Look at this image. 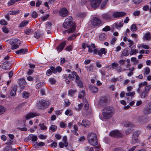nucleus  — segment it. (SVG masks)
<instances>
[{
	"label": "nucleus",
	"mask_w": 151,
	"mask_h": 151,
	"mask_svg": "<svg viewBox=\"0 0 151 151\" xmlns=\"http://www.w3.org/2000/svg\"><path fill=\"white\" fill-rule=\"evenodd\" d=\"M126 61L124 59L120 60L119 61V64L120 65L122 66L124 65Z\"/></svg>",
	"instance_id": "13d9d810"
},
{
	"label": "nucleus",
	"mask_w": 151,
	"mask_h": 151,
	"mask_svg": "<svg viewBox=\"0 0 151 151\" xmlns=\"http://www.w3.org/2000/svg\"><path fill=\"white\" fill-rule=\"evenodd\" d=\"M86 138L84 136H82L79 139V141L80 142H83L85 140Z\"/></svg>",
	"instance_id": "69168bd1"
},
{
	"label": "nucleus",
	"mask_w": 151,
	"mask_h": 151,
	"mask_svg": "<svg viewBox=\"0 0 151 151\" xmlns=\"http://www.w3.org/2000/svg\"><path fill=\"white\" fill-rule=\"evenodd\" d=\"M41 36V35L38 32H35L34 35L35 37L37 39L39 38Z\"/></svg>",
	"instance_id": "a19ab883"
},
{
	"label": "nucleus",
	"mask_w": 151,
	"mask_h": 151,
	"mask_svg": "<svg viewBox=\"0 0 151 151\" xmlns=\"http://www.w3.org/2000/svg\"><path fill=\"white\" fill-rule=\"evenodd\" d=\"M85 90H82L81 91L79 92L78 95V98L79 99H81L83 98L85 94Z\"/></svg>",
	"instance_id": "e433bc0d"
},
{
	"label": "nucleus",
	"mask_w": 151,
	"mask_h": 151,
	"mask_svg": "<svg viewBox=\"0 0 151 151\" xmlns=\"http://www.w3.org/2000/svg\"><path fill=\"white\" fill-rule=\"evenodd\" d=\"M108 0H105V1H104L101 4V7L102 9H103L104 8V7L106 4V2H107Z\"/></svg>",
	"instance_id": "680f3d73"
},
{
	"label": "nucleus",
	"mask_w": 151,
	"mask_h": 151,
	"mask_svg": "<svg viewBox=\"0 0 151 151\" xmlns=\"http://www.w3.org/2000/svg\"><path fill=\"white\" fill-rule=\"evenodd\" d=\"M59 146L60 148H62L64 147H66L68 145V143L67 142H60L59 143Z\"/></svg>",
	"instance_id": "a878e982"
},
{
	"label": "nucleus",
	"mask_w": 151,
	"mask_h": 151,
	"mask_svg": "<svg viewBox=\"0 0 151 151\" xmlns=\"http://www.w3.org/2000/svg\"><path fill=\"white\" fill-rule=\"evenodd\" d=\"M123 24L122 22H121L119 23L118 22H116L115 23V27L117 29H118L119 27H122Z\"/></svg>",
	"instance_id": "473e14b6"
},
{
	"label": "nucleus",
	"mask_w": 151,
	"mask_h": 151,
	"mask_svg": "<svg viewBox=\"0 0 151 151\" xmlns=\"http://www.w3.org/2000/svg\"><path fill=\"white\" fill-rule=\"evenodd\" d=\"M138 122L141 124H145L146 123L147 121V119L145 118H144L142 116H139L137 119Z\"/></svg>",
	"instance_id": "4468645a"
},
{
	"label": "nucleus",
	"mask_w": 151,
	"mask_h": 151,
	"mask_svg": "<svg viewBox=\"0 0 151 151\" xmlns=\"http://www.w3.org/2000/svg\"><path fill=\"white\" fill-rule=\"evenodd\" d=\"M102 0H93L91 2V5L93 8L98 6L101 2Z\"/></svg>",
	"instance_id": "9b49d317"
},
{
	"label": "nucleus",
	"mask_w": 151,
	"mask_h": 151,
	"mask_svg": "<svg viewBox=\"0 0 151 151\" xmlns=\"http://www.w3.org/2000/svg\"><path fill=\"white\" fill-rule=\"evenodd\" d=\"M131 30L132 31H136L137 29L135 24H133L132 25L131 28Z\"/></svg>",
	"instance_id": "a18cd8bd"
},
{
	"label": "nucleus",
	"mask_w": 151,
	"mask_h": 151,
	"mask_svg": "<svg viewBox=\"0 0 151 151\" xmlns=\"http://www.w3.org/2000/svg\"><path fill=\"white\" fill-rule=\"evenodd\" d=\"M102 17L104 19H110L111 18V15L108 13L103 14Z\"/></svg>",
	"instance_id": "ea45409f"
},
{
	"label": "nucleus",
	"mask_w": 151,
	"mask_h": 151,
	"mask_svg": "<svg viewBox=\"0 0 151 151\" xmlns=\"http://www.w3.org/2000/svg\"><path fill=\"white\" fill-rule=\"evenodd\" d=\"M29 21H28L24 20L20 24L19 27H23L27 25Z\"/></svg>",
	"instance_id": "2f4dec72"
},
{
	"label": "nucleus",
	"mask_w": 151,
	"mask_h": 151,
	"mask_svg": "<svg viewBox=\"0 0 151 151\" xmlns=\"http://www.w3.org/2000/svg\"><path fill=\"white\" fill-rule=\"evenodd\" d=\"M20 11L18 10L17 11H10L9 13L10 15H15L18 14L19 12Z\"/></svg>",
	"instance_id": "09e8293b"
},
{
	"label": "nucleus",
	"mask_w": 151,
	"mask_h": 151,
	"mask_svg": "<svg viewBox=\"0 0 151 151\" xmlns=\"http://www.w3.org/2000/svg\"><path fill=\"white\" fill-rule=\"evenodd\" d=\"M148 93L145 91L144 90L142 92L141 94V97L142 98H144L147 96Z\"/></svg>",
	"instance_id": "58836bf2"
},
{
	"label": "nucleus",
	"mask_w": 151,
	"mask_h": 151,
	"mask_svg": "<svg viewBox=\"0 0 151 151\" xmlns=\"http://www.w3.org/2000/svg\"><path fill=\"white\" fill-rule=\"evenodd\" d=\"M8 62H5L2 65V68L3 69L7 70L8 69L9 65Z\"/></svg>",
	"instance_id": "7c9ffc66"
},
{
	"label": "nucleus",
	"mask_w": 151,
	"mask_h": 151,
	"mask_svg": "<svg viewBox=\"0 0 151 151\" xmlns=\"http://www.w3.org/2000/svg\"><path fill=\"white\" fill-rule=\"evenodd\" d=\"M126 14V13L122 12H116L113 14V16L114 18H118L122 17L125 16Z\"/></svg>",
	"instance_id": "9d476101"
},
{
	"label": "nucleus",
	"mask_w": 151,
	"mask_h": 151,
	"mask_svg": "<svg viewBox=\"0 0 151 151\" xmlns=\"http://www.w3.org/2000/svg\"><path fill=\"white\" fill-rule=\"evenodd\" d=\"M0 24L2 25H6L7 22L5 20L2 19L0 21Z\"/></svg>",
	"instance_id": "8fccbe9b"
},
{
	"label": "nucleus",
	"mask_w": 151,
	"mask_h": 151,
	"mask_svg": "<svg viewBox=\"0 0 151 151\" xmlns=\"http://www.w3.org/2000/svg\"><path fill=\"white\" fill-rule=\"evenodd\" d=\"M83 105V104L81 103V104H79L78 106V107L76 108V109L78 111H79L81 109Z\"/></svg>",
	"instance_id": "e2e57ef3"
},
{
	"label": "nucleus",
	"mask_w": 151,
	"mask_h": 151,
	"mask_svg": "<svg viewBox=\"0 0 151 151\" xmlns=\"http://www.w3.org/2000/svg\"><path fill=\"white\" fill-rule=\"evenodd\" d=\"M88 72H93L94 69V66L93 65H91L89 67L85 66Z\"/></svg>",
	"instance_id": "c85d7f7f"
},
{
	"label": "nucleus",
	"mask_w": 151,
	"mask_h": 151,
	"mask_svg": "<svg viewBox=\"0 0 151 151\" xmlns=\"http://www.w3.org/2000/svg\"><path fill=\"white\" fill-rule=\"evenodd\" d=\"M88 143L91 145L95 146L97 144V139L96 135L93 133L88 134L87 136Z\"/></svg>",
	"instance_id": "7ed1b4c3"
},
{
	"label": "nucleus",
	"mask_w": 151,
	"mask_h": 151,
	"mask_svg": "<svg viewBox=\"0 0 151 151\" xmlns=\"http://www.w3.org/2000/svg\"><path fill=\"white\" fill-rule=\"evenodd\" d=\"M123 56H127L128 55V51L127 50H124L122 52Z\"/></svg>",
	"instance_id": "052dcab7"
},
{
	"label": "nucleus",
	"mask_w": 151,
	"mask_h": 151,
	"mask_svg": "<svg viewBox=\"0 0 151 151\" xmlns=\"http://www.w3.org/2000/svg\"><path fill=\"white\" fill-rule=\"evenodd\" d=\"M27 51V49H21L19 50L16 51V53L17 54H25Z\"/></svg>",
	"instance_id": "412c9836"
},
{
	"label": "nucleus",
	"mask_w": 151,
	"mask_h": 151,
	"mask_svg": "<svg viewBox=\"0 0 151 151\" xmlns=\"http://www.w3.org/2000/svg\"><path fill=\"white\" fill-rule=\"evenodd\" d=\"M139 134V132L138 131L134 132L131 141L132 144H134L137 142L138 139Z\"/></svg>",
	"instance_id": "1a4fd4ad"
},
{
	"label": "nucleus",
	"mask_w": 151,
	"mask_h": 151,
	"mask_svg": "<svg viewBox=\"0 0 151 151\" xmlns=\"http://www.w3.org/2000/svg\"><path fill=\"white\" fill-rule=\"evenodd\" d=\"M144 113L145 114H148L151 113V108L150 107H147L144 110Z\"/></svg>",
	"instance_id": "cd10ccee"
},
{
	"label": "nucleus",
	"mask_w": 151,
	"mask_h": 151,
	"mask_svg": "<svg viewBox=\"0 0 151 151\" xmlns=\"http://www.w3.org/2000/svg\"><path fill=\"white\" fill-rule=\"evenodd\" d=\"M90 91L93 93H97L98 91V88L94 86H91L90 87Z\"/></svg>",
	"instance_id": "5701e85b"
},
{
	"label": "nucleus",
	"mask_w": 151,
	"mask_h": 151,
	"mask_svg": "<svg viewBox=\"0 0 151 151\" xmlns=\"http://www.w3.org/2000/svg\"><path fill=\"white\" fill-rule=\"evenodd\" d=\"M68 12L67 9L64 7L61 9L59 12V14L60 16L65 17L68 15Z\"/></svg>",
	"instance_id": "6e6552de"
},
{
	"label": "nucleus",
	"mask_w": 151,
	"mask_h": 151,
	"mask_svg": "<svg viewBox=\"0 0 151 151\" xmlns=\"http://www.w3.org/2000/svg\"><path fill=\"white\" fill-rule=\"evenodd\" d=\"M123 40L124 42L128 41V45H129V47L131 48V49L133 48V47H135L134 45L133 41L130 39L128 38L126 36L124 37L123 38Z\"/></svg>",
	"instance_id": "0eeeda50"
},
{
	"label": "nucleus",
	"mask_w": 151,
	"mask_h": 151,
	"mask_svg": "<svg viewBox=\"0 0 151 151\" xmlns=\"http://www.w3.org/2000/svg\"><path fill=\"white\" fill-rule=\"evenodd\" d=\"M37 105L39 108H41L42 106L46 107L49 105V102L47 101L42 99L39 101L37 103Z\"/></svg>",
	"instance_id": "423d86ee"
},
{
	"label": "nucleus",
	"mask_w": 151,
	"mask_h": 151,
	"mask_svg": "<svg viewBox=\"0 0 151 151\" xmlns=\"http://www.w3.org/2000/svg\"><path fill=\"white\" fill-rule=\"evenodd\" d=\"M30 93L26 91H24L22 94V97L23 98L27 99L29 97Z\"/></svg>",
	"instance_id": "f704fd0d"
},
{
	"label": "nucleus",
	"mask_w": 151,
	"mask_h": 151,
	"mask_svg": "<svg viewBox=\"0 0 151 151\" xmlns=\"http://www.w3.org/2000/svg\"><path fill=\"white\" fill-rule=\"evenodd\" d=\"M99 38L101 41H103L106 38V36L104 34H102L100 35Z\"/></svg>",
	"instance_id": "72a5a7b5"
},
{
	"label": "nucleus",
	"mask_w": 151,
	"mask_h": 151,
	"mask_svg": "<svg viewBox=\"0 0 151 151\" xmlns=\"http://www.w3.org/2000/svg\"><path fill=\"white\" fill-rule=\"evenodd\" d=\"M138 52V50L137 49H131V51L130 52V55H133L136 54Z\"/></svg>",
	"instance_id": "c9c22d12"
},
{
	"label": "nucleus",
	"mask_w": 151,
	"mask_h": 151,
	"mask_svg": "<svg viewBox=\"0 0 151 151\" xmlns=\"http://www.w3.org/2000/svg\"><path fill=\"white\" fill-rule=\"evenodd\" d=\"M20 44V40L18 39H14L11 42L10 45H12V49L14 50L19 47Z\"/></svg>",
	"instance_id": "20e7f679"
},
{
	"label": "nucleus",
	"mask_w": 151,
	"mask_h": 151,
	"mask_svg": "<svg viewBox=\"0 0 151 151\" xmlns=\"http://www.w3.org/2000/svg\"><path fill=\"white\" fill-rule=\"evenodd\" d=\"M32 31L31 29H26L24 31V33L27 35H29Z\"/></svg>",
	"instance_id": "338daca9"
},
{
	"label": "nucleus",
	"mask_w": 151,
	"mask_h": 151,
	"mask_svg": "<svg viewBox=\"0 0 151 151\" xmlns=\"http://www.w3.org/2000/svg\"><path fill=\"white\" fill-rule=\"evenodd\" d=\"M38 115L39 114L37 113L30 112L27 114L25 116V118L27 120L30 118L38 116Z\"/></svg>",
	"instance_id": "ddd939ff"
},
{
	"label": "nucleus",
	"mask_w": 151,
	"mask_h": 151,
	"mask_svg": "<svg viewBox=\"0 0 151 151\" xmlns=\"http://www.w3.org/2000/svg\"><path fill=\"white\" fill-rule=\"evenodd\" d=\"M135 94V92L134 91L126 93V95L127 96H133Z\"/></svg>",
	"instance_id": "5fc2aeb1"
},
{
	"label": "nucleus",
	"mask_w": 151,
	"mask_h": 151,
	"mask_svg": "<svg viewBox=\"0 0 151 151\" xmlns=\"http://www.w3.org/2000/svg\"><path fill=\"white\" fill-rule=\"evenodd\" d=\"M65 44V42H62L58 47V52L61 51L64 47Z\"/></svg>",
	"instance_id": "b1692460"
},
{
	"label": "nucleus",
	"mask_w": 151,
	"mask_h": 151,
	"mask_svg": "<svg viewBox=\"0 0 151 151\" xmlns=\"http://www.w3.org/2000/svg\"><path fill=\"white\" fill-rule=\"evenodd\" d=\"M65 115H72L73 114V112L71 110L68 109L66 110L65 112Z\"/></svg>",
	"instance_id": "de8ad7c7"
},
{
	"label": "nucleus",
	"mask_w": 151,
	"mask_h": 151,
	"mask_svg": "<svg viewBox=\"0 0 151 151\" xmlns=\"http://www.w3.org/2000/svg\"><path fill=\"white\" fill-rule=\"evenodd\" d=\"M90 124V123L88 120H83L81 123L82 126L86 128L88 127Z\"/></svg>",
	"instance_id": "4be33fe9"
},
{
	"label": "nucleus",
	"mask_w": 151,
	"mask_h": 151,
	"mask_svg": "<svg viewBox=\"0 0 151 151\" xmlns=\"http://www.w3.org/2000/svg\"><path fill=\"white\" fill-rule=\"evenodd\" d=\"M48 81L51 84H55L56 83V80L53 78H49Z\"/></svg>",
	"instance_id": "79ce46f5"
},
{
	"label": "nucleus",
	"mask_w": 151,
	"mask_h": 151,
	"mask_svg": "<svg viewBox=\"0 0 151 151\" xmlns=\"http://www.w3.org/2000/svg\"><path fill=\"white\" fill-rule=\"evenodd\" d=\"M114 109L113 107L108 106L105 107L102 113L103 118L109 119L112 117L114 114Z\"/></svg>",
	"instance_id": "f03ea898"
},
{
	"label": "nucleus",
	"mask_w": 151,
	"mask_h": 151,
	"mask_svg": "<svg viewBox=\"0 0 151 151\" xmlns=\"http://www.w3.org/2000/svg\"><path fill=\"white\" fill-rule=\"evenodd\" d=\"M72 122H70L68 124V128L70 129H73L74 130H78V128L76 127V126L75 125H73Z\"/></svg>",
	"instance_id": "393cba45"
},
{
	"label": "nucleus",
	"mask_w": 151,
	"mask_h": 151,
	"mask_svg": "<svg viewBox=\"0 0 151 151\" xmlns=\"http://www.w3.org/2000/svg\"><path fill=\"white\" fill-rule=\"evenodd\" d=\"M101 23V21L100 19L97 18H93L92 21V24L95 26H97L99 25Z\"/></svg>",
	"instance_id": "f8f14e48"
},
{
	"label": "nucleus",
	"mask_w": 151,
	"mask_h": 151,
	"mask_svg": "<svg viewBox=\"0 0 151 151\" xmlns=\"http://www.w3.org/2000/svg\"><path fill=\"white\" fill-rule=\"evenodd\" d=\"M12 149L11 147L9 146H7L4 149V151H12Z\"/></svg>",
	"instance_id": "0e129e2a"
},
{
	"label": "nucleus",
	"mask_w": 151,
	"mask_h": 151,
	"mask_svg": "<svg viewBox=\"0 0 151 151\" xmlns=\"http://www.w3.org/2000/svg\"><path fill=\"white\" fill-rule=\"evenodd\" d=\"M118 66V64L117 63H113L111 64V68L112 69L115 68L117 67Z\"/></svg>",
	"instance_id": "603ef678"
},
{
	"label": "nucleus",
	"mask_w": 151,
	"mask_h": 151,
	"mask_svg": "<svg viewBox=\"0 0 151 151\" xmlns=\"http://www.w3.org/2000/svg\"><path fill=\"white\" fill-rule=\"evenodd\" d=\"M76 92V90H73L72 89H71L69 91L68 94L72 96L74 93Z\"/></svg>",
	"instance_id": "4d7b16f0"
},
{
	"label": "nucleus",
	"mask_w": 151,
	"mask_h": 151,
	"mask_svg": "<svg viewBox=\"0 0 151 151\" xmlns=\"http://www.w3.org/2000/svg\"><path fill=\"white\" fill-rule=\"evenodd\" d=\"M107 101V99L106 97H101L100 100L99 104L101 106L105 105Z\"/></svg>",
	"instance_id": "dca6fc26"
},
{
	"label": "nucleus",
	"mask_w": 151,
	"mask_h": 151,
	"mask_svg": "<svg viewBox=\"0 0 151 151\" xmlns=\"http://www.w3.org/2000/svg\"><path fill=\"white\" fill-rule=\"evenodd\" d=\"M17 82L18 84L20 86L25 85L27 83L25 80L24 79L22 78L19 79Z\"/></svg>",
	"instance_id": "bb28decb"
},
{
	"label": "nucleus",
	"mask_w": 151,
	"mask_h": 151,
	"mask_svg": "<svg viewBox=\"0 0 151 151\" xmlns=\"http://www.w3.org/2000/svg\"><path fill=\"white\" fill-rule=\"evenodd\" d=\"M52 24L51 23L49 22H47L46 25V28L47 29H50Z\"/></svg>",
	"instance_id": "bf43d9fd"
},
{
	"label": "nucleus",
	"mask_w": 151,
	"mask_h": 151,
	"mask_svg": "<svg viewBox=\"0 0 151 151\" xmlns=\"http://www.w3.org/2000/svg\"><path fill=\"white\" fill-rule=\"evenodd\" d=\"M17 85H14L13 86V88L11 91V95L12 96H15L16 94V91L17 89Z\"/></svg>",
	"instance_id": "6ab92c4d"
},
{
	"label": "nucleus",
	"mask_w": 151,
	"mask_h": 151,
	"mask_svg": "<svg viewBox=\"0 0 151 151\" xmlns=\"http://www.w3.org/2000/svg\"><path fill=\"white\" fill-rule=\"evenodd\" d=\"M39 126L40 127L41 129L42 130H46L47 129V127L44 125V123L40 124Z\"/></svg>",
	"instance_id": "4c0bfd02"
},
{
	"label": "nucleus",
	"mask_w": 151,
	"mask_h": 151,
	"mask_svg": "<svg viewBox=\"0 0 151 151\" xmlns=\"http://www.w3.org/2000/svg\"><path fill=\"white\" fill-rule=\"evenodd\" d=\"M104 31H107L110 30V27L109 26H106L103 29Z\"/></svg>",
	"instance_id": "774afa93"
},
{
	"label": "nucleus",
	"mask_w": 151,
	"mask_h": 151,
	"mask_svg": "<svg viewBox=\"0 0 151 151\" xmlns=\"http://www.w3.org/2000/svg\"><path fill=\"white\" fill-rule=\"evenodd\" d=\"M76 82L77 83L78 85L80 88H83V85L81 81L80 80V78L79 76H77L76 78Z\"/></svg>",
	"instance_id": "aec40b11"
},
{
	"label": "nucleus",
	"mask_w": 151,
	"mask_h": 151,
	"mask_svg": "<svg viewBox=\"0 0 151 151\" xmlns=\"http://www.w3.org/2000/svg\"><path fill=\"white\" fill-rule=\"evenodd\" d=\"M77 76H79L76 72L73 71L71 74L69 75L68 77L70 80H73L74 79L75 77L76 79Z\"/></svg>",
	"instance_id": "2eb2a0df"
},
{
	"label": "nucleus",
	"mask_w": 151,
	"mask_h": 151,
	"mask_svg": "<svg viewBox=\"0 0 151 151\" xmlns=\"http://www.w3.org/2000/svg\"><path fill=\"white\" fill-rule=\"evenodd\" d=\"M107 52V50L106 49L104 48H101L98 51V54L100 56H101L103 54L105 55Z\"/></svg>",
	"instance_id": "f3484780"
},
{
	"label": "nucleus",
	"mask_w": 151,
	"mask_h": 151,
	"mask_svg": "<svg viewBox=\"0 0 151 151\" xmlns=\"http://www.w3.org/2000/svg\"><path fill=\"white\" fill-rule=\"evenodd\" d=\"M5 111V108L3 106H0V115L4 113Z\"/></svg>",
	"instance_id": "49530a36"
},
{
	"label": "nucleus",
	"mask_w": 151,
	"mask_h": 151,
	"mask_svg": "<svg viewBox=\"0 0 151 151\" xmlns=\"http://www.w3.org/2000/svg\"><path fill=\"white\" fill-rule=\"evenodd\" d=\"M30 137L31 138L32 141H35L37 139V138L36 136L32 134L30 135Z\"/></svg>",
	"instance_id": "864d4df0"
},
{
	"label": "nucleus",
	"mask_w": 151,
	"mask_h": 151,
	"mask_svg": "<svg viewBox=\"0 0 151 151\" xmlns=\"http://www.w3.org/2000/svg\"><path fill=\"white\" fill-rule=\"evenodd\" d=\"M83 102H84V109L85 110H87L89 108V105L87 101L84 99L83 100Z\"/></svg>",
	"instance_id": "c756f323"
},
{
	"label": "nucleus",
	"mask_w": 151,
	"mask_h": 151,
	"mask_svg": "<svg viewBox=\"0 0 151 151\" xmlns=\"http://www.w3.org/2000/svg\"><path fill=\"white\" fill-rule=\"evenodd\" d=\"M109 135L114 137H122V133L118 130H114L110 132Z\"/></svg>",
	"instance_id": "39448f33"
},
{
	"label": "nucleus",
	"mask_w": 151,
	"mask_h": 151,
	"mask_svg": "<svg viewBox=\"0 0 151 151\" xmlns=\"http://www.w3.org/2000/svg\"><path fill=\"white\" fill-rule=\"evenodd\" d=\"M151 39V35L150 32L146 33L143 38V39L144 40H150Z\"/></svg>",
	"instance_id": "a211bd4d"
},
{
	"label": "nucleus",
	"mask_w": 151,
	"mask_h": 151,
	"mask_svg": "<svg viewBox=\"0 0 151 151\" xmlns=\"http://www.w3.org/2000/svg\"><path fill=\"white\" fill-rule=\"evenodd\" d=\"M57 127L55 125H52L50 127V129L52 131H55L57 129Z\"/></svg>",
	"instance_id": "6e6d98bb"
},
{
	"label": "nucleus",
	"mask_w": 151,
	"mask_h": 151,
	"mask_svg": "<svg viewBox=\"0 0 151 151\" xmlns=\"http://www.w3.org/2000/svg\"><path fill=\"white\" fill-rule=\"evenodd\" d=\"M150 73V69L148 67L144 68V74L145 75H148Z\"/></svg>",
	"instance_id": "c03bdc74"
},
{
	"label": "nucleus",
	"mask_w": 151,
	"mask_h": 151,
	"mask_svg": "<svg viewBox=\"0 0 151 151\" xmlns=\"http://www.w3.org/2000/svg\"><path fill=\"white\" fill-rule=\"evenodd\" d=\"M44 83L42 82L39 83H38L36 85V88L37 89L39 88L42 86L44 85Z\"/></svg>",
	"instance_id": "37998d69"
},
{
	"label": "nucleus",
	"mask_w": 151,
	"mask_h": 151,
	"mask_svg": "<svg viewBox=\"0 0 151 151\" xmlns=\"http://www.w3.org/2000/svg\"><path fill=\"white\" fill-rule=\"evenodd\" d=\"M73 19L71 17H69L66 19L64 22L63 26L64 28L65 29H68L63 32L65 34L66 32L68 33L74 32L76 30V25L73 23Z\"/></svg>",
	"instance_id": "f257e3e1"
},
{
	"label": "nucleus",
	"mask_w": 151,
	"mask_h": 151,
	"mask_svg": "<svg viewBox=\"0 0 151 151\" xmlns=\"http://www.w3.org/2000/svg\"><path fill=\"white\" fill-rule=\"evenodd\" d=\"M31 16L34 18H36L38 16V14L35 11L33 12L31 14Z\"/></svg>",
	"instance_id": "3c124183"
}]
</instances>
